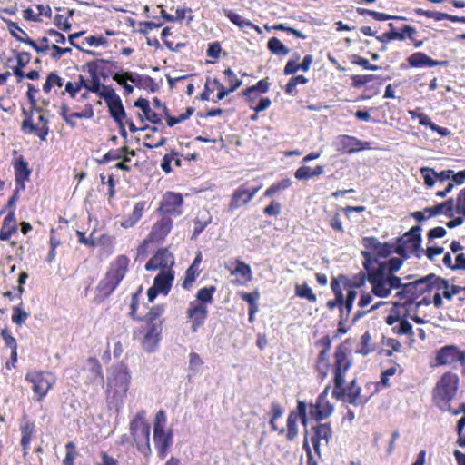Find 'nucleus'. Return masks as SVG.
<instances>
[{"label":"nucleus","mask_w":465,"mask_h":465,"mask_svg":"<svg viewBox=\"0 0 465 465\" xmlns=\"http://www.w3.org/2000/svg\"><path fill=\"white\" fill-rule=\"evenodd\" d=\"M404 260L402 257H393L378 263L377 270L371 274L370 279L372 294L379 298H387L392 290H398L401 286V279L394 273L401 269Z\"/></svg>","instance_id":"f257e3e1"},{"label":"nucleus","mask_w":465,"mask_h":465,"mask_svg":"<svg viewBox=\"0 0 465 465\" xmlns=\"http://www.w3.org/2000/svg\"><path fill=\"white\" fill-rule=\"evenodd\" d=\"M131 375L126 366L123 364L114 365L109 371L107 378V391H113V400L116 406L123 403L124 398L129 389Z\"/></svg>","instance_id":"f03ea898"},{"label":"nucleus","mask_w":465,"mask_h":465,"mask_svg":"<svg viewBox=\"0 0 465 465\" xmlns=\"http://www.w3.org/2000/svg\"><path fill=\"white\" fill-rule=\"evenodd\" d=\"M458 385L459 377L451 372L444 373L437 382L433 391V400L440 410L450 409V402L457 394Z\"/></svg>","instance_id":"7ed1b4c3"},{"label":"nucleus","mask_w":465,"mask_h":465,"mask_svg":"<svg viewBox=\"0 0 465 465\" xmlns=\"http://www.w3.org/2000/svg\"><path fill=\"white\" fill-rule=\"evenodd\" d=\"M146 411L141 410L130 422V431L134 441L140 452L144 456L151 453L150 430L151 426L145 420Z\"/></svg>","instance_id":"20e7f679"},{"label":"nucleus","mask_w":465,"mask_h":465,"mask_svg":"<svg viewBox=\"0 0 465 465\" xmlns=\"http://www.w3.org/2000/svg\"><path fill=\"white\" fill-rule=\"evenodd\" d=\"M128 263L129 259L121 255L111 265L105 277L100 281L97 287L102 295L107 297L116 289L126 273Z\"/></svg>","instance_id":"39448f33"},{"label":"nucleus","mask_w":465,"mask_h":465,"mask_svg":"<svg viewBox=\"0 0 465 465\" xmlns=\"http://www.w3.org/2000/svg\"><path fill=\"white\" fill-rule=\"evenodd\" d=\"M422 228L420 225L412 226L401 237L398 238L394 252L408 259L410 254H415L420 257V243H421V232Z\"/></svg>","instance_id":"423d86ee"},{"label":"nucleus","mask_w":465,"mask_h":465,"mask_svg":"<svg viewBox=\"0 0 465 465\" xmlns=\"http://www.w3.org/2000/svg\"><path fill=\"white\" fill-rule=\"evenodd\" d=\"M344 383L341 382L340 385H337V381H334L333 398L353 406H363L367 403L369 398L361 395V388L357 385L356 379H353L347 386Z\"/></svg>","instance_id":"0eeeda50"},{"label":"nucleus","mask_w":465,"mask_h":465,"mask_svg":"<svg viewBox=\"0 0 465 465\" xmlns=\"http://www.w3.org/2000/svg\"><path fill=\"white\" fill-rule=\"evenodd\" d=\"M334 380L337 385L345 382V373L351 366V361L348 359V349L343 344L336 347L334 352Z\"/></svg>","instance_id":"6e6552de"},{"label":"nucleus","mask_w":465,"mask_h":465,"mask_svg":"<svg viewBox=\"0 0 465 465\" xmlns=\"http://www.w3.org/2000/svg\"><path fill=\"white\" fill-rule=\"evenodd\" d=\"M25 381L33 384V391L37 395V400L42 401L52 387L54 379L49 373L34 371L25 375Z\"/></svg>","instance_id":"1a4fd4ad"},{"label":"nucleus","mask_w":465,"mask_h":465,"mask_svg":"<svg viewBox=\"0 0 465 465\" xmlns=\"http://www.w3.org/2000/svg\"><path fill=\"white\" fill-rule=\"evenodd\" d=\"M111 63L109 60L105 59H96L91 62H88L86 66L88 69V73L91 76V83H87V91L94 93L101 98L102 94H105L108 92L107 88H113L110 85H104L101 84L100 77H99V64H107Z\"/></svg>","instance_id":"9d476101"},{"label":"nucleus","mask_w":465,"mask_h":465,"mask_svg":"<svg viewBox=\"0 0 465 465\" xmlns=\"http://www.w3.org/2000/svg\"><path fill=\"white\" fill-rule=\"evenodd\" d=\"M107 93L101 94V98L106 103L110 116L115 123L121 124V122H123L126 117V113L122 100L114 88H107Z\"/></svg>","instance_id":"9b49d317"},{"label":"nucleus","mask_w":465,"mask_h":465,"mask_svg":"<svg viewBox=\"0 0 465 465\" xmlns=\"http://www.w3.org/2000/svg\"><path fill=\"white\" fill-rule=\"evenodd\" d=\"M174 265V256L167 249L162 248L146 262L145 270L153 271L157 269L161 270H172Z\"/></svg>","instance_id":"f8f14e48"},{"label":"nucleus","mask_w":465,"mask_h":465,"mask_svg":"<svg viewBox=\"0 0 465 465\" xmlns=\"http://www.w3.org/2000/svg\"><path fill=\"white\" fill-rule=\"evenodd\" d=\"M436 361L439 365H450L456 362L464 364L465 351H460L454 345L444 346L438 351Z\"/></svg>","instance_id":"ddd939ff"},{"label":"nucleus","mask_w":465,"mask_h":465,"mask_svg":"<svg viewBox=\"0 0 465 465\" xmlns=\"http://www.w3.org/2000/svg\"><path fill=\"white\" fill-rule=\"evenodd\" d=\"M183 199L182 194L167 192L162 200L161 205L158 210L164 214V216H177L182 213V205Z\"/></svg>","instance_id":"4468645a"},{"label":"nucleus","mask_w":465,"mask_h":465,"mask_svg":"<svg viewBox=\"0 0 465 465\" xmlns=\"http://www.w3.org/2000/svg\"><path fill=\"white\" fill-rule=\"evenodd\" d=\"M334 146L337 151L354 153L361 150L370 148V143L361 141L354 136L342 134L336 137Z\"/></svg>","instance_id":"2eb2a0df"},{"label":"nucleus","mask_w":465,"mask_h":465,"mask_svg":"<svg viewBox=\"0 0 465 465\" xmlns=\"http://www.w3.org/2000/svg\"><path fill=\"white\" fill-rule=\"evenodd\" d=\"M162 330L163 327L161 323H153L146 326L145 333L142 341L143 349L146 352L152 353L156 350L159 345Z\"/></svg>","instance_id":"dca6fc26"},{"label":"nucleus","mask_w":465,"mask_h":465,"mask_svg":"<svg viewBox=\"0 0 465 465\" xmlns=\"http://www.w3.org/2000/svg\"><path fill=\"white\" fill-rule=\"evenodd\" d=\"M208 315L206 305L193 301L189 303L187 316L192 320V331L196 332L198 328L202 326Z\"/></svg>","instance_id":"f3484780"},{"label":"nucleus","mask_w":465,"mask_h":465,"mask_svg":"<svg viewBox=\"0 0 465 465\" xmlns=\"http://www.w3.org/2000/svg\"><path fill=\"white\" fill-rule=\"evenodd\" d=\"M3 20L6 24L10 35L17 41L28 45L37 53H45L49 49L48 45L45 47H40L33 39L29 37L24 38L20 35H18L17 31L21 32L24 35H27V34L22 28L19 27L17 23L5 18H3Z\"/></svg>","instance_id":"a211bd4d"},{"label":"nucleus","mask_w":465,"mask_h":465,"mask_svg":"<svg viewBox=\"0 0 465 465\" xmlns=\"http://www.w3.org/2000/svg\"><path fill=\"white\" fill-rule=\"evenodd\" d=\"M173 227V220L168 216H163L156 222L150 232L148 240L152 242H158L164 240Z\"/></svg>","instance_id":"6ab92c4d"},{"label":"nucleus","mask_w":465,"mask_h":465,"mask_svg":"<svg viewBox=\"0 0 465 465\" xmlns=\"http://www.w3.org/2000/svg\"><path fill=\"white\" fill-rule=\"evenodd\" d=\"M258 188H254L250 191L246 186L242 185L234 191L232 196L231 203L229 204V211L238 209L243 204L248 203L254 197Z\"/></svg>","instance_id":"aec40b11"},{"label":"nucleus","mask_w":465,"mask_h":465,"mask_svg":"<svg viewBox=\"0 0 465 465\" xmlns=\"http://www.w3.org/2000/svg\"><path fill=\"white\" fill-rule=\"evenodd\" d=\"M153 441L156 449L158 450L159 457L161 459H164L168 449L173 443V430H153Z\"/></svg>","instance_id":"412c9836"},{"label":"nucleus","mask_w":465,"mask_h":465,"mask_svg":"<svg viewBox=\"0 0 465 465\" xmlns=\"http://www.w3.org/2000/svg\"><path fill=\"white\" fill-rule=\"evenodd\" d=\"M314 435L312 437V444L313 446L314 451L318 456L320 453V442L321 440H324L326 444L329 443L330 440L332 437V430L330 423H322L314 427Z\"/></svg>","instance_id":"4be33fe9"},{"label":"nucleus","mask_w":465,"mask_h":465,"mask_svg":"<svg viewBox=\"0 0 465 465\" xmlns=\"http://www.w3.org/2000/svg\"><path fill=\"white\" fill-rule=\"evenodd\" d=\"M334 407L329 401H319L316 399L315 403L310 405V415L316 421H321L330 417L333 412Z\"/></svg>","instance_id":"5701e85b"},{"label":"nucleus","mask_w":465,"mask_h":465,"mask_svg":"<svg viewBox=\"0 0 465 465\" xmlns=\"http://www.w3.org/2000/svg\"><path fill=\"white\" fill-rule=\"evenodd\" d=\"M433 278V276H424L420 277L418 280L408 282V286L411 292V303L414 302V301L426 292H431V283L430 280Z\"/></svg>","instance_id":"b1692460"},{"label":"nucleus","mask_w":465,"mask_h":465,"mask_svg":"<svg viewBox=\"0 0 465 465\" xmlns=\"http://www.w3.org/2000/svg\"><path fill=\"white\" fill-rule=\"evenodd\" d=\"M174 280V272L173 270H161L155 276L153 284L161 293L167 295L171 290Z\"/></svg>","instance_id":"393cba45"},{"label":"nucleus","mask_w":465,"mask_h":465,"mask_svg":"<svg viewBox=\"0 0 465 465\" xmlns=\"http://www.w3.org/2000/svg\"><path fill=\"white\" fill-rule=\"evenodd\" d=\"M127 79L134 84L138 88L147 89L152 93H155L159 86L157 83L148 75H142L134 72L127 73Z\"/></svg>","instance_id":"a878e982"},{"label":"nucleus","mask_w":465,"mask_h":465,"mask_svg":"<svg viewBox=\"0 0 465 465\" xmlns=\"http://www.w3.org/2000/svg\"><path fill=\"white\" fill-rule=\"evenodd\" d=\"M454 199L449 198L443 203L425 208L424 212L429 214V217H433L440 213H444L447 217L451 218L454 215Z\"/></svg>","instance_id":"bb28decb"},{"label":"nucleus","mask_w":465,"mask_h":465,"mask_svg":"<svg viewBox=\"0 0 465 465\" xmlns=\"http://www.w3.org/2000/svg\"><path fill=\"white\" fill-rule=\"evenodd\" d=\"M17 231V222L15 215V211L11 210L3 221V225L0 230V240L7 241L13 233Z\"/></svg>","instance_id":"cd10ccee"},{"label":"nucleus","mask_w":465,"mask_h":465,"mask_svg":"<svg viewBox=\"0 0 465 465\" xmlns=\"http://www.w3.org/2000/svg\"><path fill=\"white\" fill-rule=\"evenodd\" d=\"M134 106L137 108H140L144 114V117L146 120L150 121L153 124H162V119L158 114L152 111L149 101L145 98H138L134 102Z\"/></svg>","instance_id":"c85d7f7f"},{"label":"nucleus","mask_w":465,"mask_h":465,"mask_svg":"<svg viewBox=\"0 0 465 465\" xmlns=\"http://www.w3.org/2000/svg\"><path fill=\"white\" fill-rule=\"evenodd\" d=\"M15 182L21 185V189H25V181L29 179L31 171L28 168L27 163L20 159L15 164Z\"/></svg>","instance_id":"c756f323"},{"label":"nucleus","mask_w":465,"mask_h":465,"mask_svg":"<svg viewBox=\"0 0 465 465\" xmlns=\"http://www.w3.org/2000/svg\"><path fill=\"white\" fill-rule=\"evenodd\" d=\"M331 349V341L326 338V347L322 349L318 355L316 368L317 371L322 374V377H325L329 369L328 352Z\"/></svg>","instance_id":"7c9ffc66"},{"label":"nucleus","mask_w":465,"mask_h":465,"mask_svg":"<svg viewBox=\"0 0 465 465\" xmlns=\"http://www.w3.org/2000/svg\"><path fill=\"white\" fill-rule=\"evenodd\" d=\"M324 173V166L317 165L314 169L310 166H301L294 173V176L298 180H308L315 176H319Z\"/></svg>","instance_id":"2f4dec72"},{"label":"nucleus","mask_w":465,"mask_h":465,"mask_svg":"<svg viewBox=\"0 0 465 465\" xmlns=\"http://www.w3.org/2000/svg\"><path fill=\"white\" fill-rule=\"evenodd\" d=\"M407 61L411 67L419 68V67H431L432 58L428 56L426 54L421 52H417L411 54Z\"/></svg>","instance_id":"473e14b6"},{"label":"nucleus","mask_w":465,"mask_h":465,"mask_svg":"<svg viewBox=\"0 0 465 465\" xmlns=\"http://www.w3.org/2000/svg\"><path fill=\"white\" fill-rule=\"evenodd\" d=\"M361 256L364 258L362 262L363 268L367 272V279L370 282L371 274L377 270L378 263L381 262L376 257H373L370 252L363 250L361 252Z\"/></svg>","instance_id":"72a5a7b5"},{"label":"nucleus","mask_w":465,"mask_h":465,"mask_svg":"<svg viewBox=\"0 0 465 465\" xmlns=\"http://www.w3.org/2000/svg\"><path fill=\"white\" fill-rule=\"evenodd\" d=\"M88 368L93 374L94 381L98 385L104 386V379L99 361L94 358H90L88 360Z\"/></svg>","instance_id":"f704fd0d"},{"label":"nucleus","mask_w":465,"mask_h":465,"mask_svg":"<svg viewBox=\"0 0 465 465\" xmlns=\"http://www.w3.org/2000/svg\"><path fill=\"white\" fill-rule=\"evenodd\" d=\"M268 50L279 56H285L290 53V49L286 47L277 37H272L267 43Z\"/></svg>","instance_id":"c9c22d12"},{"label":"nucleus","mask_w":465,"mask_h":465,"mask_svg":"<svg viewBox=\"0 0 465 465\" xmlns=\"http://www.w3.org/2000/svg\"><path fill=\"white\" fill-rule=\"evenodd\" d=\"M144 209V203H136L132 214L122 223V226L128 228L134 226L142 217Z\"/></svg>","instance_id":"e433bc0d"},{"label":"nucleus","mask_w":465,"mask_h":465,"mask_svg":"<svg viewBox=\"0 0 465 465\" xmlns=\"http://www.w3.org/2000/svg\"><path fill=\"white\" fill-rule=\"evenodd\" d=\"M163 305H155L150 309L144 317H137V320H144L148 324L161 323L162 321L158 320L163 313Z\"/></svg>","instance_id":"4c0bfd02"},{"label":"nucleus","mask_w":465,"mask_h":465,"mask_svg":"<svg viewBox=\"0 0 465 465\" xmlns=\"http://www.w3.org/2000/svg\"><path fill=\"white\" fill-rule=\"evenodd\" d=\"M224 15L234 25L239 26L243 32L246 31V26H252V23L248 20L242 18L240 15L234 13L232 10L224 9Z\"/></svg>","instance_id":"58836bf2"},{"label":"nucleus","mask_w":465,"mask_h":465,"mask_svg":"<svg viewBox=\"0 0 465 465\" xmlns=\"http://www.w3.org/2000/svg\"><path fill=\"white\" fill-rule=\"evenodd\" d=\"M216 288L214 286H208L204 288H201L196 293V302L198 303H212L213 301V293L215 292Z\"/></svg>","instance_id":"ea45409f"},{"label":"nucleus","mask_w":465,"mask_h":465,"mask_svg":"<svg viewBox=\"0 0 465 465\" xmlns=\"http://www.w3.org/2000/svg\"><path fill=\"white\" fill-rule=\"evenodd\" d=\"M270 86V83L268 78L262 79L258 81V83L254 85H252L242 92V95L244 97H249L250 94H252L255 92H259L261 94H265L268 92Z\"/></svg>","instance_id":"a19ab883"},{"label":"nucleus","mask_w":465,"mask_h":465,"mask_svg":"<svg viewBox=\"0 0 465 465\" xmlns=\"http://www.w3.org/2000/svg\"><path fill=\"white\" fill-rule=\"evenodd\" d=\"M297 415H295V411H291L288 419H287V434L286 439L289 441H292L298 434V427H297Z\"/></svg>","instance_id":"79ce46f5"},{"label":"nucleus","mask_w":465,"mask_h":465,"mask_svg":"<svg viewBox=\"0 0 465 465\" xmlns=\"http://www.w3.org/2000/svg\"><path fill=\"white\" fill-rule=\"evenodd\" d=\"M79 81L75 84L67 82L65 84V92H67L72 98H74L76 94L82 89L87 90V81L83 75H79Z\"/></svg>","instance_id":"37998d69"},{"label":"nucleus","mask_w":465,"mask_h":465,"mask_svg":"<svg viewBox=\"0 0 465 465\" xmlns=\"http://www.w3.org/2000/svg\"><path fill=\"white\" fill-rule=\"evenodd\" d=\"M420 172L422 175L424 185L428 188L433 187L437 182V172L430 167H421Z\"/></svg>","instance_id":"c03bdc74"},{"label":"nucleus","mask_w":465,"mask_h":465,"mask_svg":"<svg viewBox=\"0 0 465 465\" xmlns=\"http://www.w3.org/2000/svg\"><path fill=\"white\" fill-rule=\"evenodd\" d=\"M63 84V79L55 72H51L46 77L45 83L43 85V90L45 93H49L54 85L62 87Z\"/></svg>","instance_id":"a18cd8bd"},{"label":"nucleus","mask_w":465,"mask_h":465,"mask_svg":"<svg viewBox=\"0 0 465 465\" xmlns=\"http://www.w3.org/2000/svg\"><path fill=\"white\" fill-rule=\"evenodd\" d=\"M292 185V180L289 178L282 179V181L272 184L264 193V195L271 197L277 192L287 189Z\"/></svg>","instance_id":"49530a36"},{"label":"nucleus","mask_w":465,"mask_h":465,"mask_svg":"<svg viewBox=\"0 0 465 465\" xmlns=\"http://www.w3.org/2000/svg\"><path fill=\"white\" fill-rule=\"evenodd\" d=\"M199 268L194 265H190L189 268L185 272V278L183 282V287L184 289H189L193 283L194 282L196 276L200 273Z\"/></svg>","instance_id":"de8ad7c7"},{"label":"nucleus","mask_w":465,"mask_h":465,"mask_svg":"<svg viewBox=\"0 0 465 465\" xmlns=\"http://www.w3.org/2000/svg\"><path fill=\"white\" fill-rule=\"evenodd\" d=\"M223 74L225 75L227 82L230 84V91L234 92L242 84V81L237 78L236 74L231 68L225 69L223 71Z\"/></svg>","instance_id":"09e8293b"},{"label":"nucleus","mask_w":465,"mask_h":465,"mask_svg":"<svg viewBox=\"0 0 465 465\" xmlns=\"http://www.w3.org/2000/svg\"><path fill=\"white\" fill-rule=\"evenodd\" d=\"M34 432V426L31 424H26L21 427V445L25 450H26L29 447L31 437Z\"/></svg>","instance_id":"8fccbe9b"},{"label":"nucleus","mask_w":465,"mask_h":465,"mask_svg":"<svg viewBox=\"0 0 465 465\" xmlns=\"http://www.w3.org/2000/svg\"><path fill=\"white\" fill-rule=\"evenodd\" d=\"M296 294L299 297L305 298L312 302H314L317 300L316 295L312 292L311 287L305 283L296 286Z\"/></svg>","instance_id":"3c124183"},{"label":"nucleus","mask_w":465,"mask_h":465,"mask_svg":"<svg viewBox=\"0 0 465 465\" xmlns=\"http://www.w3.org/2000/svg\"><path fill=\"white\" fill-rule=\"evenodd\" d=\"M203 364V361L199 354L196 352H191L189 354V370L193 374L199 372Z\"/></svg>","instance_id":"603ef678"},{"label":"nucleus","mask_w":465,"mask_h":465,"mask_svg":"<svg viewBox=\"0 0 465 465\" xmlns=\"http://www.w3.org/2000/svg\"><path fill=\"white\" fill-rule=\"evenodd\" d=\"M427 276H433V278L430 280V282L431 283V290L436 289L437 291H444L445 289L450 288L449 280L437 276L434 273H430Z\"/></svg>","instance_id":"864d4df0"},{"label":"nucleus","mask_w":465,"mask_h":465,"mask_svg":"<svg viewBox=\"0 0 465 465\" xmlns=\"http://www.w3.org/2000/svg\"><path fill=\"white\" fill-rule=\"evenodd\" d=\"M351 64L360 65L367 70L376 71L379 70L381 67L378 65H374L370 64V62L358 54H352L351 55Z\"/></svg>","instance_id":"5fc2aeb1"},{"label":"nucleus","mask_w":465,"mask_h":465,"mask_svg":"<svg viewBox=\"0 0 465 465\" xmlns=\"http://www.w3.org/2000/svg\"><path fill=\"white\" fill-rule=\"evenodd\" d=\"M377 78L374 74H367V75H352V86L355 88H360L365 85L367 83L371 82Z\"/></svg>","instance_id":"6e6d98bb"},{"label":"nucleus","mask_w":465,"mask_h":465,"mask_svg":"<svg viewBox=\"0 0 465 465\" xmlns=\"http://www.w3.org/2000/svg\"><path fill=\"white\" fill-rule=\"evenodd\" d=\"M27 87H28V90H27V93H26V96H27V99L32 106V109H31V112L33 111H35V112H42V108L38 107L36 105V100L35 98V94L38 92V89H36L32 84H27Z\"/></svg>","instance_id":"4d7b16f0"},{"label":"nucleus","mask_w":465,"mask_h":465,"mask_svg":"<svg viewBox=\"0 0 465 465\" xmlns=\"http://www.w3.org/2000/svg\"><path fill=\"white\" fill-rule=\"evenodd\" d=\"M23 114L25 115V119L22 122V130L25 131L28 129L29 133H35L37 131V124L33 123L31 113H28L25 109H23Z\"/></svg>","instance_id":"13d9d810"},{"label":"nucleus","mask_w":465,"mask_h":465,"mask_svg":"<svg viewBox=\"0 0 465 465\" xmlns=\"http://www.w3.org/2000/svg\"><path fill=\"white\" fill-rule=\"evenodd\" d=\"M457 433L459 435L458 445L465 448V416L461 417L457 422Z\"/></svg>","instance_id":"bf43d9fd"},{"label":"nucleus","mask_w":465,"mask_h":465,"mask_svg":"<svg viewBox=\"0 0 465 465\" xmlns=\"http://www.w3.org/2000/svg\"><path fill=\"white\" fill-rule=\"evenodd\" d=\"M13 312L14 313L12 315V321L17 325H22L29 316L25 311L20 309L17 306L13 308Z\"/></svg>","instance_id":"052dcab7"},{"label":"nucleus","mask_w":465,"mask_h":465,"mask_svg":"<svg viewBox=\"0 0 465 465\" xmlns=\"http://www.w3.org/2000/svg\"><path fill=\"white\" fill-rule=\"evenodd\" d=\"M193 113H194L193 107H187L185 113L181 114L177 117L169 118L168 126L173 127L176 124H179V123H182V122L187 120Z\"/></svg>","instance_id":"680f3d73"},{"label":"nucleus","mask_w":465,"mask_h":465,"mask_svg":"<svg viewBox=\"0 0 465 465\" xmlns=\"http://www.w3.org/2000/svg\"><path fill=\"white\" fill-rule=\"evenodd\" d=\"M66 455L63 461V465H74V461L76 456L75 447L73 442L66 444Z\"/></svg>","instance_id":"e2e57ef3"},{"label":"nucleus","mask_w":465,"mask_h":465,"mask_svg":"<svg viewBox=\"0 0 465 465\" xmlns=\"http://www.w3.org/2000/svg\"><path fill=\"white\" fill-rule=\"evenodd\" d=\"M166 420H167V418H166L165 411L163 410L159 411L155 415V419H154V422H153V430H164Z\"/></svg>","instance_id":"0e129e2a"},{"label":"nucleus","mask_w":465,"mask_h":465,"mask_svg":"<svg viewBox=\"0 0 465 465\" xmlns=\"http://www.w3.org/2000/svg\"><path fill=\"white\" fill-rule=\"evenodd\" d=\"M395 246L393 244L384 242L380 243L376 253L381 258H387L391 253L394 252Z\"/></svg>","instance_id":"69168bd1"},{"label":"nucleus","mask_w":465,"mask_h":465,"mask_svg":"<svg viewBox=\"0 0 465 465\" xmlns=\"http://www.w3.org/2000/svg\"><path fill=\"white\" fill-rule=\"evenodd\" d=\"M370 341H371V335H370L369 331H366L361 336V347L360 350H358L359 353H361L362 355H367L373 351V348L369 345Z\"/></svg>","instance_id":"338daca9"},{"label":"nucleus","mask_w":465,"mask_h":465,"mask_svg":"<svg viewBox=\"0 0 465 465\" xmlns=\"http://www.w3.org/2000/svg\"><path fill=\"white\" fill-rule=\"evenodd\" d=\"M455 212L465 216V193H459L456 199Z\"/></svg>","instance_id":"774afa93"}]
</instances>
